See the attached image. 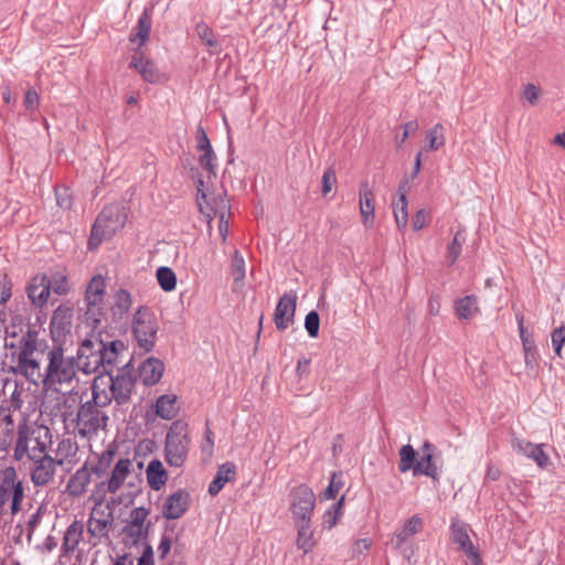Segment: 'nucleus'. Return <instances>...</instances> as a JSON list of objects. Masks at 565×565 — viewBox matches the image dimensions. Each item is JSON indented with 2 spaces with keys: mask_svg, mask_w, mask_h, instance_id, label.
Returning <instances> with one entry per match:
<instances>
[{
  "mask_svg": "<svg viewBox=\"0 0 565 565\" xmlns=\"http://www.w3.org/2000/svg\"><path fill=\"white\" fill-rule=\"evenodd\" d=\"M49 350L50 345L44 340H40L36 332H28L20 340L14 372L24 376L30 383L42 385L44 367L42 369L41 364L43 361L46 363Z\"/></svg>",
  "mask_w": 565,
  "mask_h": 565,
  "instance_id": "nucleus-1",
  "label": "nucleus"
},
{
  "mask_svg": "<svg viewBox=\"0 0 565 565\" xmlns=\"http://www.w3.org/2000/svg\"><path fill=\"white\" fill-rule=\"evenodd\" d=\"M78 371L75 358L65 355L63 347L54 343L46 353L42 386L46 391H57L58 386L71 385Z\"/></svg>",
  "mask_w": 565,
  "mask_h": 565,
  "instance_id": "nucleus-2",
  "label": "nucleus"
},
{
  "mask_svg": "<svg viewBox=\"0 0 565 565\" xmlns=\"http://www.w3.org/2000/svg\"><path fill=\"white\" fill-rule=\"evenodd\" d=\"M136 383L137 375L129 362L119 367L116 375L100 373L95 376L90 388L92 391H102L110 399V403L114 401L117 406L121 407L130 403Z\"/></svg>",
  "mask_w": 565,
  "mask_h": 565,
  "instance_id": "nucleus-3",
  "label": "nucleus"
},
{
  "mask_svg": "<svg viewBox=\"0 0 565 565\" xmlns=\"http://www.w3.org/2000/svg\"><path fill=\"white\" fill-rule=\"evenodd\" d=\"M109 404L110 399L102 391H92V398L77 409L75 422L79 436L92 438L98 430L106 428L108 416L103 408Z\"/></svg>",
  "mask_w": 565,
  "mask_h": 565,
  "instance_id": "nucleus-4",
  "label": "nucleus"
},
{
  "mask_svg": "<svg viewBox=\"0 0 565 565\" xmlns=\"http://www.w3.org/2000/svg\"><path fill=\"white\" fill-rule=\"evenodd\" d=\"M50 430L46 427L32 428L25 419L18 423V438L13 447V459L29 461L47 454V446L51 443Z\"/></svg>",
  "mask_w": 565,
  "mask_h": 565,
  "instance_id": "nucleus-5",
  "label": "nucleus"
},
{
  "mask_svg": "<svg viewBox=\"0 0 565 565\" xmlns=\"http://www.w3.org/2000/svg\"><path fill=\"white\" fill-rule=\"evenodd\" d=\"M127 213L120 204H109L97 215L88 239V247L94 249L104 241L110 239L117 231L125 226Z\"/></svg>",
  "mask_w": 565,
  "mask_h": 565,
  "instance_id": "nucleus-6",
  "label": "nucleus"
},
{
  "mask_svg": "<svg viewBox=\"0 0 565 565\" xmlns=\"http://www.w3.org/2000/svg\"><path fill=\"white\" fill-rule=\"evenodd\" d=\"M190 448L188 425L181 420L173 422L166 436V461L171 467L184 465Z\"/></svg>",
  "mask_w": 565,
  "mask_h": 565,
  "instance_id": "nucleus-7",
  "label": "nucleus"
},
{
  "mask_svg": "<svg viewBox=\"0 0 565 565\" xmlns=\"http://www.w3.org/2000/svg\"><path fill=\"white\" fill-rule=\"evenodd\" d=\"M132 334L138 347L146 352H150L157 340L158 321L148 307H140L132 318Z\"/></svg>",
  "mask_w": 565,
  "mask_h": 565,
  "instance_id": "nucleus-8",
  "label": "nucleus"
},
{
  "mask_svg": "<svg viewBox=\"0 0 565 565\" xmlns=\"http://www.w3.org/2000/svg\"><path fill=\"white\" fill-rule=\"evenodd\" d=\"M103 348L104 340L99 335L92 334L82 341L74 356L81 372L84 374L99 372L103 365Z\"/></svg>",
  "mask_w": 565,
  "mask_h": 565,
  "instance_id": "nucleus-9",
  "label": "nucleus"
},
{
  "mask_svg": "<svg viewBox=\"0 0 565 565\" xmlns=\"http://www.w3.org/2000/svg\"><path fill=\"white\" fill-rule=\"evenodd\" d=\"M316 505V495L306 484H300L291 492V511L297 522H310Z\"/></svg>",
  "mask_w": 565,
  "mask_h": 565,
  "instance_id": "nucleus-10",
  "label": "nucleus"
},
{
  "mask_svg": "<svg viewBox=\"0 0 565 565\" xmlns=\"http://www.w3.org/2000/svg\"><path fill=\"white\" fill-rule=\"evenodd\" d=\"M113 509L109 504L103 505L96 503L92 509L89 519L87 521L88 532L95 537H106L109 532V527L113 523Z\"/></svg>",
  "mask_w": 565,
  "mask_h": 565,
  "instance_id": "nucleus-11",
  "label": "nucleus"
},
{
  "mask_svg": "<svg viewBox=\"0 0 565 565\" xmlns=\"http://www.w3.org/2000/svg\"><path fill=\"white\" fill-rule=\"evenodd\" d=\"M32 467L30 468L31 481L35 487H44L49 484L55 475L56 465L62 461H56L49 454L41 455V457L31 460Z\"/></svg>",
  "mask_w": 565,
  "mask_h": 565,
  "instance_id": "nucleus-12",
  "label": "nucleus"
},
{
  "mask_svg": "<svg viewBox=\"0 0 565 565\" xmlns=\"http://www.w3.org/2000/svg\"><path fill=\"white\" fill-rule=\"evenodd\" d=\"M25 294L35 309L44 308L51 295L49 276L46 274L33 276L25 286Z\"/></svg>",
  "mask_w": 565,
  "mask_h": 565,
  "instance_id": "nucleus-13",
  "label": "nucleus"
},
{
  "mask_svg": "<svg viewBox=\"0 0 565 565\" xmlns=\"http://www.w3.org/2000/svg\"><path fill=\"white\" fill-rule=\"evenodd\" d=\"M74 308L68 303H61L51 317L50 329L54 342L71 333L73 328Z\"/></svg>",
  "mask_w": 565,
  "mask_h": 565,
  "instance_id": "nucleus-14",
  "label": "nucleus"
},
{
  "mask_svg": "<svg viewBox=\"0 0 565 565\" xmlns=\"http://www.w3.org/2000/svg\"><path fill=\"white\" fill-rule=\"evenodd\" d=\"M450 530L454 542L458 544L471 564L481 565V556L470 540L468 524L455 521L451 523Z\"/></svg>",
  "mask_w": 565,
  "mask_h": 565,
  "instance_id": "nucleus-15",
  "label": "nucleus"
},
{
  "mask_svg": "<svg viewBox=\"0 0 565 565\" xmlns=\"http://www.w3.org/2000/svg\"><path fill=\"white\" fill-rule=\"evenodd\" d=\"M190 503V493L186 490L179 489L166 498L161 509L162 516L166 520L180 519L188 511Z\"/></svg>",
  "mask_w": 565,
  "mask_h": 565,
  "instance_id": "nucleus-16",
  "label": "nucleus"
},
{
  "mask_svg": "<svg viewBox=\"0 0 565 565\" xmlns=\"http://www.w3.org/2000/svg\"><path fill=\"white\" fill-rule=\"evenodd\" d=\"M296 307L297 295L295 291L286 292L279 299L274 312V322L278 330L284 331L294 323Z\"/></svg>",
  "mask_w": 565,
  "mask_h": 565,
  "instance_id": "nucleus-17",
  "label": "nucleus"
},
{
  "mask_svg": "<svg viewBox=\"0 0 565 565\" xmlns=\"http://www.w3.org/2000/svg\"><path fill=\"white\" fill-rule=\"evenodd\" d=\"M129 67L135 68L141 75L143 81L150 84L158 83L161 79V73L157 68L154 62L147 58L140 50H137L131 56Z\"/></svg>",
  "mask_w": 565,
  "mask_h": 565,
  "instance_id": "nucleus-18",
  "label": "nucleus"
},
{
  "mask_svg": "<svg viewBox=\"0 0 565 565\" xmlns=\"http://www.w3.org/2000/svg\"><path fill=\"white\" fill-rule=\"evenodd\" d=\"M131 469V461L128 458H120L107 481H102L97 484V489L100 490L106 488V491L114 494L116 493L121 486L124 484L126 478L129 476Z\"/></svg>",
  "mask_w": 565,
  "mask_h": 565,
  "instance_id": "nucleus-19",
  "label": "nucleus"
},
{
  "mask_svg": "<svg viewBox=\"0 0 565 565\" xmlns=\"http://www.w3.org/2000/svg\"><path fill=\"white\" fill-rule=\"evenodd\" d=\"M2 489L3 491H8V497H11V512L15 514L20 511V505L24 498V488L21 481L15 482V472L13 469L6 472L2 479Z\"/></svg>",
  "mask_w": 565,
  "mask_h": 565,
  "instance_id": "nucleus-20",
  "label": "nucleus"
},
{
  "mask_svg": "<svg viewBox=\"0 0 565 565\" xmlns=\"http://www.w3.org/2000/svg\"><path fill=\"white\" fill-rule=\"evenodd\" d=\"M18 438V424L8 411H0V450L8 451Z\"/></svg>",
  "mask_w": 565,
  "mask_h": 565,
  "instance_id": "nucleus-21",
  "label": "nucleus"
},
{
  "mask_svg": "<svg viewBox=\"0 0 565 565\" xmlns=\"http://www.w3.org/2000/svg\"><path fill=\"white\" fill-rule=\"evenodd\" d=\"M424 527L423 519L418 515L411 516L403 525V527L396 532L391 539V544L395 550L408 543L409 539L419 533Z\"/></svg>",
  "mask_w": 565,
  "mask_h": 565,
  "instance_id": "nucleus-22",
  "label": "nucleus"
},
{
  "mask_svg": "<svg viewBox=\"0 0 565 565\" xmlns=\"http://www.w3.org/2000/svg\"><path fill=\"white\" fill-rule=\"evenodd\" d=\"M164 372V364L156 358H148L138 367L139 377L147 386L157 384Z\"/></svg>",
  "mask_w": 565,
  "mask_h": 565,
  "instance_id": "nucleus-23",
  "label": "nucleus"
},
{
  "mask_svg": "<svg viewBox=\"0 0 565 565\" xmlns=\"http://www.w3.org/2000/svg\"><path fill=\"white\" fill-rule=\"evenodd\" d=\"M92 473V470L87 468L86 463L77 469L67 481L65 489L67 494L73 498L82 497L86 492L87 486L90 483Z\"/></svg>",
  "mask_w": 565,
  "mask_h": 565,
  "instance_id": "nucleus-24",
  "label": "nucleus"
},
{
  "mask_svg": "<svg viewBox=\"0 0 565 565\" xmlns=\"http://www.w3.org/2000/svg\"><path fill=\"white\" fill-rule=\"evenodd\" d=\"M84 525L81 521L72 522L66 529L61 546L62 555H71L83 540Z\"/></svg>",
  "mask_w": 565,
  "mask_h": 565,
  "instance_id": "nucleus-25",
  "label": "nucleus"
},
{
  "mask_svg": "<svg viewBox=\"0 0 565 565\" xmlns=\"http://www.w3.org/2000/svg\"><path fill=\"white\" fill-rule=\"evenodd\" d=\"M104 295H105V280L98 275L90 279L88 282L85 297H84V306H100L104 307Z\"/></svg>",
  "mask_w": 565,
  "mask_h": 565,
  "instance_id": "nucleus-26",
  "label": "nucleus"
},
{
  "mask_svg": "<svg viewBox=\"0 0 565 565\" xmlns=\"http://www.w3.org/2000/svg\"><path fill=\"white\" fill-rule=\"evenodd\" d=\"M119 349H124V343L119 340L104 341L103 348V365L102 370L104 375H110L114 367L117 365L119 358Z\"/></svg>",
  "mask_w": 565,
  "mask_h": 565,
  "instance_id": "nucleus-27",
  "label": "nucleus"
},
{
  "mask_svg": "<svg viewBox=\"0 0 565 565\" xmlns=\"http://www.w3.org/2000/svg\"><path fill=\"white\" fill-rule=\"evenodd\" d=\"M236 475V466L233 462H225L217 469L216 476L209 486V493L216 495L226 482L234 480Z\"/></svg>",
  "mask_w": 565,
  "mask_h": 565,
  "instance_id": "nucleus-28",
  "label": "nucleus"
},
{
  "mask_svg": "<svg viewBox=\"0 0 565 565\" xmlns=\"http://www.w3.org/2000/svg\"><path fill=\"white\" fill-rule=\"evenodd\" d=\"M146 476L149 487L154 491L160 490L168 480L167 471L162 462L158 459H153L149 462L146 469Z\"/></svg>",
  "mask_w": 565,
  "mask_h": 565,
  "instance_id": "nucleus-29",
  "label": "nucleus"
},
{
  "mask_svg": "<svg viewBox=\"0 0 565 565\" xmlns=\"http://www.w3.org/2000/svg\"><path fill=\"white\" fill-rule=\"evenodd\" d=\"M360 196V211L363 217V223L366 226L372 225L374 221V195L369 189L367 183H362L359 192Z\"/></svg>",
  "mask_w": 565,
  "mask_h": 565,
  "instance_id": "nucleus-30",
  "label": "nucleus"
},
{
  "mask_svg": "<svg viewBox=\"0 0 565 565\" xmlns=\"http://www.w3.org/2000/svg\"><path fill=\"white\" fill-rule=\"evenodd\" d=\"M151 14L146 9L139 17L136 28L131 31L129 35L130 42L139 41V47L142 46L147 40L149 39L151 31Z\"/></svg>",
  "mask_w": 565,
  "mask_h": 565,
  "instance_id": "nucleus-31",
  "label": "nucleus"
},
{
  "mask_svg": "<svg viewBox=\"0 0 565 565\" xmlns=\"http://www.w3.org/2000/svg\"><path fill=\"white\" fill-rule=\"evenodd\" d=\"M231 275L234 280L233 290L236 291L243 287L246 276L245 260L238 250H235L232 255Z\"/></svg>",
  "mask_w": 565,
  "mask_h": 565,
  "instance_id": "nucleus-32",
  "label": "nucleus"
},
{
  "mask_svg": "<svg viewBox=\"0 0 565 565\" xmlns=\"http://www.w3.org/2000/svg\"><path fill=\"white\" fill-rule=\"evenodd\" d=\"M156 413L162 419H172L177 413V396L161 395L156 402Z\"/></svg>",
  "mask_w": 565,
  "mask_h": 565,
  "instance_id": "nucleus-33",
  "label": "nucleus"
},
{
  "mask_svg": "<svg viewBox=\"0 0 565 565\" xmlns=\"http://www.w3.org/2000/svg\"><path fill=\"white\" fill-rule=\"evenodd\" d=\"M419 475L430 477L435 480L438 479V469L434 462L431 452L423 454L422 458L416 461L414 476Z\"/></svg>",
  "mask_w": 565,
  "mask_h": 565,
  "instance_id": "nucleus-34",
  "label": "nucleus"
},
{
  "mask_svg": "<svg viewBox=\"0 0 565 565\" xmlns=\"http://www.w3.org/2000/svg\"><path fill=\"white\" fill-rule=\"evenodd\" d=\"M455 310L460 319H470L478 311L477 298L473 296H466L455 302Z\"/></svg>",
  "mask_w": 565,
  "mask_h": 565,
  "instance_id": "nucleus-35",
  "label": "nucleus"
},
{
  "mask_svg": "<svg viewBox=\"0 0 565 565\" xmlns=\"http://www.w3.org/2000/svg\"><path fill=\"white\" fill-rule=\"evenodd\" d=\"M297 546L305 553H308L315 545L313 533L310 529V522H297Z\"/></svg>",
  "mask_w": 565,
  "mask_h": 565,
  "instance_id": "nucleus-36",
  "label": "nucleus"
},
{
  "mask_svg": "<svg viewBox=\"0 0 565 565\" xmlns=\"http://www.w3.org/2000/svg\"><path fill=\"white\" fill-rule=\"evenodd\" d=\"M416 451L411 445H404L399 449V462L398 469L401 472H407L412 470L414 472L416 466Z\"/></svg>",
  "mask_w": 565,
  "mask_h": 565,
  "instance_id": "nucleus-37",
  "label": "nucleus"
},
{
  "mask_svg": "<svg viewBox=\"0 0 565 565\" xmlns=\"http://www.w3.org/2000/svg\"><path fill=\"white\" fill-rule=\"evenodd\" d=\"M407 196H399L393 202V212L396 225L399 230L405 228L408 221Z\"/></svg>",
  "mask_w": 565,
  "mask_h": 565,
  "instance_id": "nucleus-38",
  "label": "nucleus"
},
{
  "mask_svg": "<svg viewBox=\"0 0 565 565\" xmlns=\"http://www.w3.org/2000/svg\"><path fill=\"white\" fill-rule=\"evenodd\" d=\"M149 526L150 523H148L147 526H141L137 524L134 525L132 523L128 522L124 526L122 532L132 544H138L147 539L149 533Z\"/></svg>",
  "mask_w": 565,
  "mask_h": 565,
  "instance_id": "nucleus-39",
  "label": "nucleus"
},
{
  "mask_svg": "<svg viewBox=\"0 0 565 565\" xmlns=\"http://www.w3.org/2000/svg\"><path fill=\"white\" fill-rule=\"evenodd\" d=\"M157 279L162 290L172 291L175 289L177 276L171 268L166 266L159 267L157 269Z\"/></svg>",
  "mask_w": 565,
  "mask_h": 565,
  "instance_id": "nucleus-40",
  "label": "nucleus"
},
{
  "mask_svg": "<svg viewBox=\"0 0 565 565\" xmlns=\"http://www.w3.org/2000/svg\"><path fill=\"white\" fill-rule=\"evenodd\" d=\"M49 282L51 285V290L54 294L63 296L70 291L68 278L64 271H55L49 276Z\"/></svg>",
  "mask_w": 565,
  "mask_h": 565,
  "instance_id": "nucleus-41",
  "label": "nucleus"
},
{
  "mask_svg": "<svg viewBox=\"0 0 565 565\" xmlns=\"http://www.w3.org/2000/svg\"><path fill=\"white\" fill-rule=\"evenodd\" d=\"M426 139L428 141L427 150H438L445 145L444 127L441 124L435 125L427 131Z\"/></svg>",
  "mask_w": 565,
  "mask_h": 565,
  "instance_id": "nucleus-42",
  "label": "nucleus"
},
{
  "mask_svg": "<svg viewBox=\"0 0 565 565\" xmlns=\"http://www.w3.org/2000/svg\"><path fill=\"white\" fill-rule=\"evenodd\" d=\"M116 455V449L108 447L105 451L100 454L98 457L97 463L92 468V472L98 477H102L107 469L110 467L114 457Z\"/></svg>",
  "mask_w": 565,
  "mask_h": 565,
  "instance_id": "nucleus-43",
  "label": "nucleus"
},
{
  "mask_svg": "<svg viewBox=\"0 0 565 565\" xmlns=\"http://www.w3.org/2000/svg\"><path fill=\"white\" fill-rule=\"evenodd\" d=\"M343 486H344L343 473L340 471L333 472L329 486L321 493L322 499H324V500L335 499V497L338 495L339 491L342 489Z\"/></svg>",
  "mask_w": 565,
  "mask_h": 565,
  "instance_id": "nucleus-44",
  "label": "nucleus"
},
{
  "mask_svg": "<svg viewBox=\"0 0 565 565\" xmlns=\"http://www.w3.org/2000/svg\"><path fill=\"white\" fill-rule=\"evenodd\" d=\"M465 241L466 238L462 231H457L447 248V258L449 259L450 265H454L458 259Z\"/></svg>",
  "mask_w": 565,
  "mask_h": 565,
  "instance_id": "nucleus-45",
  "label": "nucleus"
},
{
  "mask_svg": "<svg viewBox=\"0 0 565 565\" xmlns=\"http://www.w3.org/2000/svg\"><path fill=\"white\" fill-rule=\"evenodd\" d=\"M131 307V296L125 289H119L115 295L114 310L116 313L122 316L128 312Z\"/></svg>",
  "mask_w": 565,
  "mask_h": 565,
  "instance_id": "nucleus-46",
  "label": "nucleus"
},
{
  "mask_svg": "<svg viewBox=\"0 0 565 565\" xmlns=\"http://www.w3.org/2000/svg\"><path fill=\"white\" fill-rule=\"evenodd\" d=\"M79 310L84 311V318H85L86 322L92 328H94V329L97 328V326L99 324L100 319L104 315V307L84 306V307H81Z\"/></svg>",
  "mask_w": 565,
  "mask_h": 565,
  "instance_id": "nucleus-47",
  "label": "nucleus"
},
{
  "mask_svg": "<svg viewBox=\"0 0 565 565\" xmlns=\"http://www.w3.org/2000/svg\"><path fill=\"white\" fill-rule=\"evenodd\" d=\"M216 160L217 158L213 148L203 150L202 154L199 157V163L201 164V167L206 169L207 172L213 177H216Z\"/></svg>",
  "mask_w": 565,
  "mask_h": 565,
  "instance_id": "nucleus-48",
  "label": "nucleus"
},
{
  "mask_svg": "<svg viewBox=\"0 0 565 565\" xmlns=\"http://www.w3.org/2000/svg\"><path fill=\"white\" fill-rule=\"evenodd\" d=\"M524 362L526 367L534 369L537 361V351L533 339H523Z\"/></svg>",
  "mask_w": 565,
  "mask_h": 565,
  "instance_id": "nucleus-49",
  "label": "nucleus"
},
{
  "mask_svg": "<svg viewBox=\"0 0 565 565\" xmlns=\"http://www.w3.org/2000/svg\"><path fill=\"white\" fill-rule=\"evenodd\" d=\"M22 392L19 391L18 388H14L9 399H7L4 404L0 406V411H8L9 414L13 416L14 412H19L22 408Z\"/></svg>",
  "mask_w": 565,
  "mask_h": 565,
  "instance_id": "nucleus-50",
  "label": "nucleus"
},
{
  "mask_svg": "<svg viewBox=\"0 0 565 565\" xmlns=\"http://www.w3.org/2000/svg\"><path fill=\"white\" fill-rule=\"evenodd\" d=\"M344 501V495L340 498V500L334 503L323 515V525L327 529H331L335 525L338 518L340 515V510L342 508Z\"/></svg>",
  "mask_w": 565,
  "mask_h": 565,
  "instance_id": "nucleus-51",
  "label": "nucleus"
},
{
  "mask_svg": "<svg viewBox=\"0 0 565 565\" xmlns=\"http://www.w3.org/2000/svg\"><path fill=\"white\" fill-rule=\"evenodd\" d=\"M55 198L57 205L63 210H70L73 204L72 194L68 188L64 185L55 186Z\"/></svg>",
  "mask_w": 565,
  "mask_h": 565,
  "instance_id": "nucleus-52",
  "label": "nucleus"
},
{
  "mask_svg": "<svg viewBox=\"0 0 565 565\" xmlns=\"http://www.w3.org/2000/svg\"><path fill=\"white\" fill-rule=\"evenodd\" d=\"M537 445L531 443V441H527L525 439H521V438H518V437H514L512 438L511 440V447L512 449L518 452V454H521L525 457H530L531 456V452H533V450L535 449Z\"/></svg>",
  "mask_w": 565,
  "mask_h": 565,
  "instance_id": "nucleus-53",
  "label": "nucleus"
},
{
  "mask_svg": "<svg viewBox=\"0 0 565 565\" xmlns=\"http://www.w3.org/2000/svg\"><path fill=\"white\" fill-rule=\"evenodd\" d=\"M320 318L317 311L312 310L305 318V328L311 338H317L319 333Z\"/></svg>",
  "mask_w": 565,
  "mask_h": 565,
  "instance_id": "nucleus-54",
  "label": "nucleus"
},
{
  "mask_svg": "<svg viewBox=\"0 0 565 565\" xmlns=\"http://www.w3.org/2000/svg\"><path fill=\"white\" fill-rule=\"evenodd\" d=\"M198 36L205 42L209 46H215L216 41L214 39L213 30L204 22H200L195 26Z\"/></svg>",
  "mask_w": 565,
  "mask_h": 565,
  "instance_id": "nucleus-55",
  "label": "nucleus"
},
{
  "mask_svg": "<svg viewBox=\"0 0 565 565\" xmlns=\"http://www.w3.org/2000/svg\"><path fill=\"white\" fill-rule=\"evenodd\" d=\"M12 296V281L7 274H0V305L6 303Z\"/></svg>",
  "mask_w": 565,
  "mask_h": 565,
  "instance_id": "nucleus-56",
  "label": "nucleus"
},
{
  "mask_svg": "<svg viewBox=\"0 0 565 565\" xmlns=\"http://www.w3.org/2000/svg\"><path fill=\"white\" fill-rule=\"evenodd\" d=\"M551 339L555 354L561 358L562 347L565 343V327L554 329Z\"/></svg>",
  "mask_w": 565,
  "mask_h": 565,
  "instance_id": "nucleus-57",
  "label": "nucleus"
},
{
  "mask_svg": "<svg viewBox=\"0 0 565 565\" xmlns=\"http://www.w3.org/2000/svg\"><path fill=\"white\" fill-rule=\"evenodd\" d=\"M543 444L537 445L529 458L532 459L540 468L544 469L550 466L551 460L547 454L543 450Z\"/></svg>",
  "mask_w": 565,
  "mask_h": 565,
  "instance_id": "nucleus-58",
  "label": "nucleus"
},
{
  "mask_svg": "<svg viewBox=\"0 0 565 565\" xmlns=\"http://www.w3.org/2000/svg\"><path fill=\"white\" fill-rule=\"evenodd\" d=\"M149 515V510L145 507H137V508H134L130 513H129V521L130 523H132L134 525H141V526H147L145 524L146 522V519L148 518Z\"/></svg>",
  "mask_w": 565,
  "mask_h": 565,
  "instance_id": "nucleus-59",
  "label": "nucleus"
},
{
  "mask_svg": "<svg viewBox=\"0 0 565 565\" xmlns=\"http://www.w3.org/2000/svg\"><path fill=\"white\" fill-rule=\"evenodd\" d=\"M337 182V177L334 170L331 168L327 169L322 175V194L326 196L333 189V185Z\"/></svg>",
  "mask_w": 565,
  "mask_h": 565,
  "instance_id": "nucleus-60",
  "label": "nucleus"
},
{
  "mask_svg": "<svg viewBox=\"0 0 565 565\" xmlns=\"http://www.w3.org/2000/svg\"><path fill=\"white\" fill-rule=\"evenodd\" d=\"M40 97L34 88H29L24 96V107L29 111H34L39 107Z\"/></svg>",
  "mask_w": 565,
  "mask_h": 565,
  "instance_id": "nucleus-61",
  "label": "nucleus"
},
{
  "mask_svg": "<svg viewBox=\"0 0 565 565\" xmlns=\"http://www.w3.org/2000/svg\"><path fill=\"white\" fill-rule=\"evenodd\" d=\"M42 520V507H40L28 520L26 522V531H28V540L31 541L33 533L36 527L40 525Z\"/></svg>",
  "mask_w": 565,
  "mask_h": 565,
  "instance_id": "nucleus-62",
  "label": "nucleus"
},
{
  "mask_svg": "<svg viewBox=\"0 0 565 565\" xmlns=\"http://www.w3.org/2000/svg\"><path fill=\"white\" fill-rule=\"evenodd\" d=\"M210 148H212L210 139L203 127L199 126L196 130V149L203 151Z\"/></svg>",
  "mask_w": 565,
  "mask_h": 565,
  "instance_id": "nucleus-63",
  "label": "nucleus"
},
{
  "mask_svg": "<svg viewBox=\"0 0 565 565\" xmlns=\"http://www.w3.org/2000/svg\"><path fill=\"white\" fill-rule=\"evenodd\" d=\"M540 97V89L534 84H526L523 90V98L531 105H536Z\"/></svg>",
  "mask_w": 565,
  "mask_h": 565,
  "instance_id": "nucleus-64",
  "label": "nucleus"
}]
</instances>
